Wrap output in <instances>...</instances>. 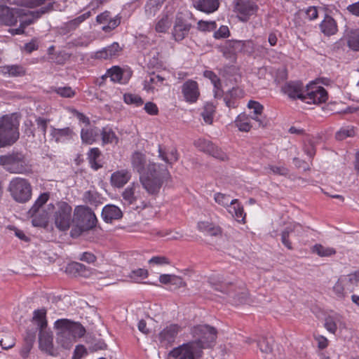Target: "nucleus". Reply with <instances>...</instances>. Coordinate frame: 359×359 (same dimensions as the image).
<instances>
[{
    "label": "nucleus",
    "mask_w": 359,
    "mask_h": 359,
    "mask_svg": "<svg viewBox=\"0 0 359 359\" xmlns=\"http://www.w3.org/2000/svg\"><path fill=\"white\" fill-rule=\"evenodd\" d=\"M67 270L71 273H74L75 275L83 277H87L91 273L88 267L79 262H72L69 264L67 266Z\"/></svg>",
    "instance_id": "a19ab883"
},
{
    "label": "nucleus",
    "mask_w": 359,
    "mask_h": 359,
    "mask_svg": "<svg viewBox=\"0 0 359 359\" xmlns=\"http://www.w3.org/2000/svg\"><path fill=\"white\" fill-rule=\"evenodd\" d=\"M73 131L69 127L64 128H52L51 133L55 142H61L72 137Z\"/></svg>",
    "instance_id": "e433bc0d"
},
{
    "label": "nucleus",
    "mask_w": 359,
    "mask_h": 359,
    "mask_svg": "<svg viewBox=\"0 0 359 359\" xmlns=\"http://www.w3.org/2000/svg\"><path fill=\"white\" fill-rule=\"evenodd\" d=\"M193 5L197 10L205 13H212L219 6V0H194Z\"/></svg>",
    "instance_id": "5701e85b"
},
{
    "label": "nucleus",
    "mask_w": 359,
    "mask_h": 359,
    "mask_svg": "<svg viewBox=\"0 0 359 359\" xmlns=\"http://www.w3.org/2000/svg\"><path fill=\"white\" fill-rule=\"evenodd\" d=\"M312 251L320 257H330L336 253V250L334 248L325 247L320 244L315 245L313 247Z\"/></svg>",
    "instance_id": "3c124183"
},
{
    "label": "nucleus",
    "mask_w": 359,
    "mask_h": 359,
    "mask_svg": "<svg viewBox=\"0 0 359 359\" xmlns=\"http://www.w3.org/2000/svg\"><path fill=\"white\" fill-rule=\"evenodd\" d=\"M54 327L58 331L56 334V342L62 349H70L76 339L84 336L86 329L79 323L68 319H59L54 323Z\"/></svg>",
    "instance_id": "7ed1b4c3"
},
{
    "label": "nucleus",
    "mask_w": 359,
    "mask_h": 359,
    "mask_svg": "<svg viewBox=\"0 0 359 359\" xmlns=\"http://www.w3.org/2000/svg\"><path fill=\"white\" fill-rule=\"evenodd\" d=\"M50 194H41L32 208L28 215L32 217L34 226L46 227L48 222L49 215L53 214L54 224L60 231H66L70 227L72 222V207L65 201H57L55 204L49 203L45 209L43 205L48 202Z\"/></svg>",
    "instance_id": "f257e3e1"
},
{
    "label": "nucleus",
    "mask_w": 359,
    "mask_h": 359,
    "mask_svg": "<svg viewBox=\"0 0 359 359\" xmlns=\"http://www.w3.org/2000/svg\"><path fill=\"white\" fill-rule=\"evenodd\" d=\"M91 16V12L87 11L77 18L71 20L63 24L62 29H64L66 32H69L77 29L79 25Z\"/></svg>",
    "instance_id": "7c9ffc66"
},
{
    "label": "nucleus",
    "mask_w": 359,
    "mask_h": 359,
    "mask_svg": "<svg viewBox=\"0 0 359 359\" xmlns=\"http://www.w3.org/2000/svg\"><path fill=\"white\" fill-rule=\"evenodd\" d=\"M273 343L272 339L262 337L257 341V346L262 353H270L273 349Z\"/></svg>",
    "instance_id": "864d4df0"
},
{
    "label": "nucleus",
    "mask_w": 359,
    "mask_h": 359,
    "mask_svg": "<svg viewBox=\"0 0 359 359\" xmlns=\"http://www.w3.org/2000/svg\"><path fill=\"white\" fill-rule=\"evenodd\" d=\"M266 170H269L270 172L273 175H280V176H286L289 173V170L285 166H277L273 165H269Z\"/></svg>",
    "instance_id": "13d9d810"
},
{
    "label": "nucleus",
    "mask_w": 359,
    "mask_h": 359,
    "mask_svg": "<svg viewBox=\"0 0 359 359\" xmlns=\"http://www.w3.org/2000/svg\"><path fill=\"white\" fill-rule=\"evenodd\" d=\"M248 107L252 109V112L249 115L250 118L255 120L259 127H264L266 125V119L262 115L264 107L259 102L254 100L249 101Z\"/></svg>",
    "instance_id": "aec40b11"
},
{
    "label": "nucleus",
    "mask_w": 359,
    "mask_h": 359,
    "mask_svg": "<svg viewBox=\"0 0 359 359\" xmlns=\"http://www.w3.org/2000/svg\"><path fill=\"white\" fill-rule=\"evenodd\" d=\"M100 130L97 127H93L90 128H86V129H81V137L82 140V142L83 143L88 144H92L93 142H95L100 134Z\"/></svg>",
    "instance_id": "473e14b6"
},
{
    "label": "nucleus",
    "mask_w": 359,
    "mask_h": 359,
    "mask_svg": "<svg viewBox=\"0 0 359 359\" xmlns=\"http://www.w3.org/2000/svg\"><path fill=\"white\" fill-rule=\"evenodd\" d=\"M103 144H112L118 142V137L113 130L109 127H104L101 131Z\"/></svg>",
    "instance_id": "49530a36"
},
{
    "label": "nucleus",
    "mask_w": 359,
    "mask_h": 359,
    "mask_svg": "<svg viewBox=\"0 0 359 359\" xmlns=\"http://www.w3.org/2000/svg\"><path fill=\"white\" fill-rule=\"evenodd\" d=\"M182 328L177 324H170L164 327L158 334V340L162 346L171 345L175 340Z\"/></svg>",
    "instance_id": "2eb2a0df"
},
{
    "label": "nucleus",
    "mask_w": 359,
    "mask_h": 359,
    "mask_svg": "<svg viewBox=\"0 0 359 359\" xmlns=\"http://www.w3.org/2000/svg\"><path fill=\"white\" fill-rule=\"evenodd\" d=\"M121 50L119 44L114 42L110 46L95 52L92 57L97 60L111 59L113 57L116 56Z\"/></svg>",
    "instance_id": "4be33fe9"
},
{
    "label": "nucleus",
    "mask_w": 359,
    "mask_h": 359,
    "mask_svg": "<svg viewBox=\"0 0 359 359\" xmlns=\"http://www.w3.org/2000/svg\"><path fill=\"white\" fill-rule=\"evenodd\" d=\"M158 157L165 161L168 164H173L176 161H177L179 156L177 154V151L176 149L172 148L170 150L165 151L163 148L159 145L158 146Z\"/></svg>",
    "instance_id": "c9c22d12"
},
{
    "label": "nucleus",
    "mask_w": 359,
    "mask_h": 359,
    "mask_svg": "<svg viewBox=\"0 0 359 359\" xmlns=\"http://www.w3.org/2000/svg\"><path fill=\"white\" fill-rule=\"evenodd\" d=\"M32 322L36 325L40 330H46L48 320L46 319V310L41 309L34 311Z\"/></svg>",
    "instance_id": "c756f323"
},
{
    "label": "nucleus",
    "mask_w": 359,
    "mask_h": 359,
    "mask_svg": "<svg viewBox=\"0 0 359 359\" xmlns=\"http://www.w3.org/2000/svg\"><path fill=\"white\" fill-rule=\"evenodd\" d=\"M148 271L145 269H137L130 272L129 278L135 283H140L143 279L147 278Z\"/></svg>",
    "instance_id": "6e6d98bb"
},
{
    "label": "nucleus",
    "mask_w": 359,
    "mask_h": 359,
    "mask_svg": "<svg viewBox=\"0 0 359 359\" xmlns=\"http://www.w3.org/2000/svg\"><path fill=\"white\" fill-rule=\"evenodd\" d=\"M327 99V92L323 87L317 86L315 83L306 86L305 94H304V102L317 104L325 102Z\"/></svg>",
    "instance_id": "1a4fd4ad"
},
{
    "label": "nucleus",
    "mask_w": 359,
    "mask_h": 359,
    "mask_svg": "<svg viewBox=\"0 0 359 359\" xmlns=\"http://www.w3.org/2000/svg\"><path fill=\"white\" fill-rule=\"evenodd\" d=\"M346 284L344 283L340 276L332 287V292L337 299H344L349 293L352 292L350 290L346 289Z\"/></svg>",
    "instance_id": "f704fd0d"
},
{
    "label": "nucleus",
    "mask_w": 359,
    "mask_h": 359,
    "mask_svg": "<svg viewBox=\"0 0 359 359\" xmlns=\"http://www.w3.org/2000/svg\"><path fill=\"white\" fill-rule=\"evenodd\" d=\"M250 119L252 118L249 115L241 114L236 117L235 120V125L240 131L248 132L252 128Z\"/></svg>",
    "instance_id": "4c0bfd02"
},
{
    "label": "nucleus",
    "mask_w": 359,
    "mask_h": 359,
    "mask_svg": "<svg viewBox=\"0 0 359 359\" xmlns=\"http://www.w3.org/2000/svg\"><path fill=\"white\" fill-rule=\"evenodd\" d=\"M165 0H149L145 5V13L148 18H153L159 11Z\"/></svg>",
    "instance_id": "58836bf2"
},
{
    "label": "nucleus",
    "mask_w": 359,
    "mask_h": 359,
    "mask_svg": "<svg viewBox=\"0 0 359 359\" xmlns=\"http://www.w3.org/2000/svg\"><path fill=\"white\" fill-rule=\"evenodd\" d=\"M198 229L200 231L211 236H218L222 235V229L219 226H216L208 222H200L198 223Z\"/></svg>",
    "instance_id": "2f4dec72"
},
{
    "label": "nucleus",
    "mask_w": 359,
    "mask_h": 359,
    "mask_svg": "<svg viewBox=\"0 0 359 359\" xmlns=\"http://www.w3.org/2000/svg\"><path fill=\"white\" fill-rule=\"evenodd\" d=\"M191 334L196 341L201 346V350L208 348L216 340L217 331L208 325H198L192 327Z\"/></svg>",
    "instance_id": "423d86ee"
},
{
    "label": "nucleus",
    "mask_w": 359,
    "mask_h": 359,
    "mask_svg": "<svg viewBox=\"0 0 359 359\" xmlns=\"http://www.w3.org/2000/svg\"><path fill=\"white\" fill-rule=\"evenodd\" d=\"M258 9V6L251 0H235V12L243 22H247L252 15H256Z\"/></svg>",
    "instance_id": "f8f14e48"
},
{
    "label": "nucleus",
    "mask_w": 359,
    "mask_h": 359,
    "mask_svg": "<svg viewBox=\"0 0 359 359\" xmlns=\"http://www.w3.org/2000/svg\"><path fill=\"white\" fill-rule=\"evenodd\" d=\"M319 27L321 32L327 36H332L338 31L336 21L332 17L327 15H325Z\"/></svg>",
    "instance_id": "b1692460"
},
{
    "label": "nucleus",
    "mask_w": 359,
    "mask_h": 359,
    "mask_svg": "<svg viewBox=\"0 0 359 359\" xmlns=\"http://www.w3.org/2000/svg\"><path fill=\"white\" fill-rule=\"evenodd\" d=\"M131 178V173L127 170H121L114 172L111 176V185L121 188L127 184Z\"/></svg>",
    "instance_id": "393cba45"
},
{
    "label": "nucleus",
    "mask_w": 359,
    "mask_h": 359,
    "mask_svg": "<svg viewBox=\"0 0 359 359\" xmlns=\"http://www.w3.org/2000/svg\"><path fill=\"white\" fill-rule=\"evenodd\" d=\"M1 73L9 77H21L26 74V69L21 65H8L1 67Z\"/></svg>",
    "instance_id": "cd10ccee"
},
{
    "label": "nucleus",
    "mask_w": 359,
    "mask_h": 359,
    "mask_svg": "<svg viewBox=\"0 0 359 359\" xmlns=\"http://www.w3.org/2000/svg\"><path fill=\"white\" fill-rule=\"evenodd\" d=\"M283 92L292 99H299L303 101L305 89L299 82H289L282 88Z\"/></svg>",
    "instance_id": "6ab92c4d"
},
{
    "label": "nucleus",
    "mask_w": 359,
    "mask_h": 359,
    "mask_svg": "<svg viewBox=\"0 0 359 359\" xmlns=\"http://www.w3.org/2000/svg\"><path fill=\"white\" fill-rule=\"evenodd\" d=\"M187 18V15L183 13H178L176 15L172 32V37L176 41L183 40L189 33L192 25Z\"/></svg>",
    "instance_id": "9d476101"
},
{
    "label": "nucleus",
    "mask_w": 359,
    "mask_h": 359,
    "mask_svg": "<svg viewBox=\"0 0 359 359\" xmlns=\"http://www.w3.org/2000/svg\"><path fill=\"white\" fill-rule=\"evenodd\" d=\"M210 285L216 291L225 294H230L231 290L229 289L231 283L222 282L219 275H212L208 278Z\"/></svg>",
    "instance_id": "c85d7f7f"
},
{
    "label": "nucleus",
    "mask_w": 359,
    "mask_h": 359,
    "mask_svg": "<svg viewBox=\"0 0 359 359\" xmlns=\"http://www.w3.org/2000/svg\"><path fill=\"white\" fill-rule=\"evenodd\" d=\"M216 27V23L214 21L207 22L199 20L198 22V29L201 31H210Z\"/></svg>",
    "instance_id": "338daca9"
},
{
    "label": "nucleus",
    "mask_w": 359,
    "mask_h": 359,
    "mask_svg": "<svg viewBox=\"0 0 359 359\" xmlns=\"http://www.w3.org/2000/svg\"><path fill=\"white\" fill-rule=\"evenodd\" d=\"M325 327L330 333L334 334L337 332V326L333 317L328 316L325 318Z\"/></svg>",
    "instance_id": "0e129e2a"
},
{
    "label": "nucleus",
    "mask_w": 359,
    "mask_h": 359,
    "mask_svg": "<svg viewBox=\"0 0 359 359\" xmlns=\"http://www.w3.org/2000/svg\"><path fill=\"white\" fill-rule=\"evenodd\" d=\"M78 259L80 261L85 262L88 264H93L97 260L95 255L90 252H83L79 255Z\"/></svg>",
    "instance_id": "774afa93"
},
{
    "label": "nucleus",
    "mask_w": 359,
    "mask_h": 359,
    "mask_svg": "<svg viewBox=\"0 0 359 359\" xmlns=\"http://www.w3.org/2000/svg\"><path fill=\"white\" fill-rule=\"evenodd\" d=\"M355 135V131L353 127H347L341 128L336 133V138L338 140H342L348 137H353Z\"/></svg>",
    "instance_id": "052dcab7"
},
{
    "label": "nucleus",
    "mask_w": 359,
    "mask_h": 359,
    "mask_svg": "<svg viewBox=\"0 0 359 359\" xmlns=\"http://www.w3.org/2000/svg\"><path fill=\"white\" fill-rule=\"evenodd\" d=\"M348 45L354 50H359V29H356L351 33L348 39Z\"/></svg>",
    "instance_id": "4d7b16f0"
},
{
    "label": "nucleus",
    "mask_w": 359,
    "mask_h": 359,
    "mask_svg": "<svg viewBox=\"0 0 359 359\" xmlns=\"http://www.w3.org/2000/svg\"><path fill=\"white\" fill-rule=\"evenodd\" d=\"M215 112V107L212 104H205L201 112V116L203 117L204 122L208 124H211L213 121Z\"/></svg>",
    "instance_id": "09e8293b"
},
{
    "label": "nucleus",
    "mask_w": 359,
    "mask_h": 359,
    "mask_svg": "<svg viewBox=\"0 0 359 359\" xmlns=\"http://www.w3.org/2000/svg\"><path fill=\"white\" fill-rule=\"evenodd\" d=\"M149 64L155 68L162 67L163 65L162 56L157 49H153L149 53Z\"/></svg>",
    "instance_id": "8fccbe9b"
},
{
    "label": "nucleus",
    "mask_w": 359,
    "mask_h": 359,
    "mask_svg": "<svg viewBox=\"0 0 359 359\" xmlns=\"http://www.w3.org/2000/svg\"><path fill=\"white\" fill-rule=\"evenodd\" d=\"M165 79L155 73L150 74L144 81V90L148 93H154L155 90L165 85Z\"/></svg>",
    "instance_id": "412c9836"
},
{
    "label": "nucleus",
    "mask_w": 359,
    "mask_h": 359,
    "mask_svg": "<svg viewBox=\"0 0 359 359\" xmlns=\"http://www.w3.org/2000/svg\"><path fill=\"white\" fill-rule=\"evenodd\" d=\"M171 25L168 15L163 14L157 18L155 31L158 33H165Z\"/></svg>",
    "instance_id": "79ce46f5"
},
{
    "label": "nucleus",
    "mask_w": 359,
    "mask_h": 359,
    "mask_svg": "<svg viewBox=\"0 0 359 359\" xmlns=\"http://www.w3.org/2000/svg\"><path fill=\"white\" fill-rule=\"evenodd\" d=\"M194 144L199 151L208 154L215 158L221 161L228 159L227 155L221 149L208 140L199 138L194 141Z\"/></svg>",
    "instance_id": "ddd939ff"
},
{
    "label": "nucleus",
    "mask_w": 359,
    "mask_h": 359,
    "mask_svg": "<svg viewBox=\"0 0 359 359\" xmlns=\"http://www.w3.org/2000/svg\"><path fill=\"white\" fill-rule=\"evenodd\" d=\"M49 122V119H46L41 116L36 117V118L37 129L41 133V134L44 137L46 136Z\"/></svg>",
    "instance_id": "680f3d73"
},
{
    "label": "nucleus",
    "mask_w": 359,
    "mask_h": 359,
    "mask_svg": "<svg viewBox=\"0 0 359 359\" xmlns=\"http://www.w3.org/2000/svg\"><path fill=\"white\" fill-rule=\"evenodd\" d=\"M84 196L86 202L92 205L97 206L98 204L101 203L100 197L96 192L88 191L86 192Z\"/></svg>",
    "instance_id": "bf43d9fd"
},
{
    "label": "nucleus",
    "mask_w": 359,
    "mask_h": 359,
    "mask_svg": "<svg viewBox=\"0 0 359 359\" xmlns=\"http://www.w3.org/2000/svg\"><path fill=\"white\" fill-rule=\"evenodd\" d=\"M123 101L127 104L134 105L135 107H140L144 104V101L140 95L133 93H125Z\"/></svg>",
    "instance_id": "5fc2aeb1"
},
{
    "label": "nucleus",
    "mask_w": 359,
    "mask_h": 359,
    "mask_svg": "<svg viewBox=\"0 0 359 359\" xmlns=\"http://www.w3.org/2000/svg\"><path fill=\"white\" fill-rule=\"evenodd\" d=\"M18 121L10 115L0 118V147L13 144L20 136Z\"/></svg>",
    "instance_id": "20e7f679"
},
{
    "label": "nucleus",
    "mask_w": 359,
    "mask_h": 359,
    "mask_svg": "<svg viewBox=\"0 0 359 359\" xmlns=\"http://www.w3.org/2000/svg\"><path fill=\"white\" fill-rule=\"evenodd\" d=\"M87 155L88 161L93 169L97 170L99 168H102V165L98 162V159L101 156V151L98 148H91Z\"/></svg>",
    "instance_id": "37998d69"
},
{
    "label": "nucleus",
    "mask_w": 359,
    "mask_h": 359,
    "mask_svg": "<svg viewBox=\"0 0 359 359\" xmlns=\"http://www.w3.org/2000/svg\"><path fill=\"white\" fill-rule=\"evenodd\" d=\"M83 221L86 222L85 227L86 229H92L95 226L97 218L94 212L90 208H85L83 210Z\"/></svg>",
    "instance_id": "a18cd8bd"
},
{
    "label": "nucleus",
    "mask_w": 359,
    "mask_h": 359,
    "mask_svg": "<svg viewBox=\"0 0 359 359\" xmlns=\"http://www.w3.org/2000/svg\"><path fill=\"white\" fill-rule=\"evenodd\" d=\"M55 2H50L37 11L28 13H22V11L20 10V15L18 17L20 23L26 28L27 26L34 23L43 15L55 10Z\"/></svg>",
    "instance_id": "9b49d317"
},
{
    "label": "nucleus",
    "mask_w": 359,
    "mask_h": 359,
    "mask_svg": "<svg viewBox=\"0 0 359 359\" xmlns=\"http://www.w3.org/2000/svg\"><path fill=\"white\" fill-rule=\"evenodd\" d=\"M20 15V9L12 8L0 4V25H15Z\"/></svg>",
    "instance_id": "f3484780"
},
{
    "label": "nucleus",
    "mask_w": 359,
    "mask_h": 359,
    "mask_svg": "<svg viewBox=\"0 0 359 359\" xmlns=\"http://www.w3.org/2000/svg\"><path fill=\"white\" fill-rule=\"evenodd\" d=\"M214 199L217 203L219 205L227 207L229 204L230 205V196L229 195H226L222 193H217L215 194Z\"/></svg>",
    "instance_id": "e2e57ef3"
},
{
    "label": "nucleus",
    "mask_w": 359,
    "mask_h": 359,
    "mask_svg": "<svg viewBox=\"0 0 359 359\" xmlns=\"http://www.w3.org/2000/svg\"><path fill=\"white\" fill-rule=\"evenodd\" d=\"M341 278L344 283L346 284V289L353 292L359 283V271H355L348 275L341 276Z\"/></svg>",
    "instance_id": "ea45409f"
},
{
    "label": "nucleus",
    "mask_w": 359,
    "mask_h": 359,
    "mask_svg": "<svg viewBox=\"0 0 359 359\" xmlns=\"http://www.w3.org/2000/svg\"><path fill=\"white\" fill-rule=\"evenodd\" d=\"M182 93L187 102L193 104L196 102L199 96L200 90L198 83L192 79L186 81L181 87Z\"/></svg>",
    "instance_id": "dca6fc26"
},
{
    "label": "nucleus",
    "mask_w": 359,
    "mask_h": 359,
    "mask_svg": "<svg viewBox=\"0 0 359 359\" xmlns=\"http://www.w3.org/2000/svg\"><path fill=\"white\" fill-rule=\"evenodd\" d=\"M229 212L238 222H243L245 219V214L244 213L243 206L238 203L237 199H233L230 202Z\"/></svg>",
    "instance_id": "72a5a7b5"
},
{
    "label": "nucleus",
    "mask_w": 359,
    "mask_h": 359,
    "mask_svg": "<svg viewBox=\"0 0 359 359\" xmlns=\"http://www.w3.org/2000/svg\"><path fill=\"white\" fill-rule=\"evenodd\" d=\"M131 164L133 168L140 176L146 170L147 158L145 155L139 151L134 152L131 156Z\"/></svg>",
    "instance_id": "a878e982"
},
{
    "label": "nucleus",
    "mask_w": 359,
    "mask_h": 359,
    "mask_svg": "<svg viewBox=\"0 0 359 359\" xmlns=\"http://www.w3.org/2000/svg\"><path fill=\"white\" fill-rule=\"evenodd\" d=\"M46 1V0H11L10 4L18 6L34 8L41 6Z\"/></svg>",
    "instance_id": "c03bdc74"
},
{
    "label": "nucleus",
    "mask_w": 359,
    "mask_h": 359,
    "mask_svg": "<svg viewBox=\"0 0 359 359\" xmlns=\"http://www.w3.org/2000/svg\"><path fill=\"white\" fill-rule=\"evenodd\" d=\"M55 92L64 97H72L75 95L74 90L70 87H59Z\"/></svg>",
    "instance_id": "69168bd1"
},
{
    "label": "nucleus",
    "mask_w": 359,
    "mask_h": 359,
    "mask_svg": "<svg viewBox=\"0 0 359 359\" xmlns=\"http://www.w3.org/2000/svg\"><path fill=\"white\" fill-rule=\"evenodd\" d=\"M102 216L106 222H111L113 220L120 219L122 217V212L117 206L108 205L103 208Z\"/></svg>",
    "instance_id": "bb28decb"
},
{
    "label": "nucleus",
    "mask_w": 359,
    "mask_h": 359,
    "mask_svg": "<svg viewBox=\"0 0 359 359\" xmlns=\"http://www.w3.org/2000/svg\"><path fill=\"white\" fill-rule=\"evenodd\" d=\"M8 191L12 198L18 203H27L32 198L31 184L25 178L15 177L12 179L8 184Z\"/></svg>",
    "instance_id": "39448f33"
},
{
    "label": "nucleus",
    "mask_w": 359,
    "mask_h": 359,
    "mask_svg": "<svg viewBox=\"0 0 359 359\" xmlns=\"http://www.w3.org/2000/svg\"><path fill=\"white\" fill-rule=\"evenodd\" d=\"M123 70L117 66H114L108 69L105 76L111 79L113 82L124 83L126 81H123Z\"/></svg>",
    "instance_id": "de8ad7c7"
},
{
    "label": "nucleus",
    "mask_w": 359,
    "mask_h": 359,
    "mask_svg": "<svg viewBox=\"0 0 359 359\" xmlns=\"http://www.w3.org/2000/svg\"><path fill=\"white\" fill-rule=\"evenodd\" d=\"M203 353L201 346L192 340L172 348L169 356L174 359H201Z\"/></svg>",
    "instance_id": "6e6552de"
},
{
    "label": "nucleus",
    "mask_w": 359,
    "mask_h": 359,
    "mask_svg": "<svg viewBox=\"0 0 359 359\" xmlns=\"http://www.w3.org/2000/svg\"><path fill=\"white\" fill-rule=\"evenodd\" d=\"M140 187L137 183L133 182L122 192V201L126 205H135L140 198Z\"/></svg>",
    "instance_id": "a211bd4d"
},
{
    "label": "nucleus",
    "mask_w": 359,
    "mask_h": 359,
    "mask_svg": "<svg viewBox=\"0 0 359 359\" xmlns=\"http://www.w3.org/2000/svg\"><path fill=\"white\" fill-rule=\"evenodd\" d=\"M0 165L11 173H24L28 170L24 155L18 152L0 156Z\"/></svg>",
    "instance_id": "0eeeda50"
},
{
    "label": "nucleus",
    "mask_w": 359,
    "mask_h": 359,
    "mask_svg": "<svg viewBox=\"0 0 359 359\" xmlns=\"http://www.w3.org/2000/svg\"><path fill=\"white\" fill-rule=\"evenodd\" d=\"M171 178L166 166L150 162L147 165L146 170L140 176L142 187L151 196H157L163 187Z\"/></svg>",
    "instance_id": "f03ea898"
},
{
    "label": "nucleus",
    "mask_w": 359,
    "mask_h": 359,
    "mask_svg": "<svg viewBox=\"0 0 359 359\" xmlns=\"http://www.w3.org/2000/svg\"><path fill=\"white\" fill-rule=\"evenodd\" d=\"M39 349L51 356L58 355L57 348L53 344V335L50 330H40L39 332Z\"/></svg>",
    "instance_id": "4468645a"
},
{
    "label": "nucleus",
    "mask_w": 359,
    "mask_h": 359,
    "mask_svg": "<svg viewBox=\"0 0 359 359\" xmlns=\"http://www.w3.org/2000/svg\"><path fill=\"white\" fill-rule=\"evenodd\" d=\"M297 226L298 225L287 226L281 233V242L288 250L293 249L292 243L289 240V236Z\"/></svg>",
    "instance_id": "603ef678"
}]
</instances>
